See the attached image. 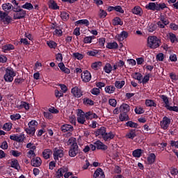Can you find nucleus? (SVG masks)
<instances>
[{
    "instance_id": "obj_2",
    "label": "nucleus",
    "mask_w": 178,
    "mask_h": 178,
    "mask_svg": "<svg viewBox=\"0 0 178 178\" xmlns=\"http://www.w3.org/2000/svg\"><path fill=\"white\" fill-rule=\"evenodd\" d=\"M13 11L15 13L13 14L14 20L24 19V17H26V15H27L26 11L21 8L20 6L13 7Z\"/></svg>"
},
{
    "instance_id": "obj_21",
    "label": "nucleus",
    "mask_w": 178,
    "mask_h": 178,
    "mask_svg": "<svg viewBox=\"0 0 178 178\" xmlns=\"http://www.w3.org/2000/svg\"><path fill=\"white\" fill-rule=\"evenodd\" d=\"M106 131V127H101L96 131H95V135L96 136V137H98V136H101L102 138Z\"/></svg>"
},
{
    "instance_id": "obj_58",
    "label": "nucleus",
    "mask_w": 178,
    "mask_h": 178,
    "mask_svg": "<svg viewBox=\"0 0 178 178\" xmlns=\"http://www.w3.org/2000/svg\"><path fill=\"white\" fill-rule=\"evenodd\" d=\"M23 83H24V79L23 78H16L14 80V84H15V86H19V84H22Z\"/></svg>"
},
{
    "instance_id": "obj_54",
    "label": "nucleus",
    "mask_w": 178,
    "mask_h": 178,
    "mask_svg": "<svg viewBox=\"0 0 178 178\" xmlns=\"http://www.w3.org/2000/svg\"><path fill=\"white\" fill-rule=\"evenodd\" d=\"M21 118H22V115L19 113L13 114L10 115V119L11 120H13V121L19 120V119H21Z\"/></svg>"
},
{
    "instance_id": "obj_39",
    "label": "nucleus",
    "mask_w": 178,
    "mask_h": 178,
    "mask_svg": "<svg viewBox=\"0 0 178 178\" xmlns=\"http://www.w3.org/2000/svg\"><path fill=\"white\" fill-rule=\"evenodd\" d=\"M13 20V19H12V17H10L9 14H7V15L4 17L2 22L4 24H6L8 26V24H10V23H12Z\"/></svg>"
},
{
    "instance_id": "obj_44",
    "label": "nucleus",
    "mask_w": 178,
    "mask_h": 178,
    "mask_svg": "<svg viewBox=\"0 0 178 178\" xmlns=\"http://www.w3.org/2000/svg\"><path fill=\"white\" fill-rule=\"evenodd\" d=\"M50 155H51V149H45L42 152V156L44 159H49Z\"/></svg>"
},
{
    "instance_id": "obj_30",
    "label": "nucleus",
    "mask_w": 178,
    "mask_h": 178,
    "mask_svg": "<svg viewBox=\"0 0 178 178\" xmlns=\"http://www.w3.org/2000/svg\"><path fill=\"white\" fill-rule=\"evenodd\" d=\"M86 120H91L92 119H98V115L95 114V113H92V111H88L86 113Z\"/></svg>"
},
{
    "instance_id": "obj_31",
    "label": "nucleus",
    "mask_w": 178,
    "mask_h": 178,
    "mask_svg": "<svg viewBox=\"0 0 178 178\" xmlns=\"http://www.w3.org/2000/svg\"><path fill=\"white\" fill-rule=\"evenodd\" d=\"M116 88H115V86L112 85L106 86L104 88V91L105 92H106V94H113Z\"/></svg>"
},
{
    "instance_id": "obj_25",
    "label": "nucleus",
    "mask_w": 178,
    "mask_h": 178,
    "mask_svg": "<svg viewBox=\"0 0 178 178\" xmlns=\"http://www.w3.org/2000/svg\"><path fill=\"white\" fill-rule=\"evenodd\" d=\"M58 67L63 73H65L66 74H70V69L66 67L63 63H58Z\"/></svg>"
},
{
    "instance_id": "obj_3",
    "label": "nucleus",
    "mask_w": 178,
    "mask_h": 178,
    "mask_svg": "<svg viewBox=\"0 0 178 178\" xmlns=\"http://www.w3.org/2000/svg\"><path fill=\"white\" fill-rule=\"evenodd\" d=\"M15 76H16V72H15L13 68L8 67L6 69V74L3 76L5 81L7 83H12V81H13V77Z\"/></svg>"
},
{
    "instance_id": "obj_15",
    "label": "nucleus",
    "mask_w": 178,
    "mask_h": 178,
    "mask_svg": "<svg viewBox=\"0 0 178 178\" xmlns=\"http://www.w3.org/2000/svg\"><path fill=\"white\" fill-rule=\"evenodd\" d=\"M66 172H69V168H67V167H62L59 168L56 172V178L63 177V175H65Z\"/></svg>"
},
{
    "instance_id": "obj_19",
    "label": "nucleus",
    "mask_w": 178,
    "mask_h": 178,
    "mask_svg": "<svg viewBox=\"0 0 178 178\" xmlns=\"http://www.w3.org/2000/svg\"><path fill=\"white\" fill-rule=\"evenodd\" d=\"M105 178V174L104 173V170H102L101 168L97 169L93 174V178Z\"/></svg>"
},
{
    "instance_id": "obj_27",
    "label": "nucleus",
    "mask_w": 178,
    "mask_h": 178,
    "mask_svg": "<svg viewBox=\"0 0 178 178\" xmlns=\"http://www.w3.org/2000/svg\"><path fill=\"white\" fill-rule=\"evenodd\" d=\"M158 29V25L156 23H149L147 25V31L149 33H154L155 30Z\"/></svg>"
},
{
    "instance_id": "obj_50",
    "label": "nucleus",
    "mask_w": 178,
    "mask_h": 178,
    "mask_svg": "<svg viewBox=\"0 0 178 178\" xmlns=\"http://www.w3.org/2000/svg\"><path fill=\"white\" fill-rule=\"evenodd\" d=\"M72 56L75 58V59H77L78 60H81V59L84 58V56L82 54H80L79 52L73 53Z\"/></svg>"
},
{
    "instance_id": "obj_7",
    "label": "nucleus",
    "mask_w": 178,
    "mask_h": 178,
    "mask_svg": "<svg viewBox=\"0 0 178 178\" xmlns=\"http://www.w3.org/2000/svg\"><path fill=\"white\" fill-rule=\"evenodd\" d=\"M79 154V145H71L69 150V155L71 158H74L76 155Z\"/></svg>"
},
{
    "instance_id": "obj_37",
    "label": "nucleus",
    "mask_w": 178,
    "mask_h": 178,
    "mask_svg": "<svg viewBox=\"0 0 178 178\" xmlns=\"http://www.w3.org/2000/svg\"><path fill=\"white\" fill-rule=\"evenodd\" d=\"M113 26H123V21L119 17H116L113 19Z\"/></svg>"
},
{
    "instance_id": "obj_59",
    "label": "nucleus",
    "mask_w": 178,
    "mask_h": 178,
    "mask_svg": "<svg viewBox=\"0 0 178 178\" xmlns=\"http://www.w3.org/2000/svg\"><path fill=\"white\" fill-rule=\"evenodd\" d=\"M3 129L6 131H10V130L12 129V123L8 122V123L4 124Z\"/></svg>"
},
{
    "instance_id": "obj_9",
    "label": "nucleus",
    "mask_w": 178,
    "mask_h": 178,
    "mask_svg": "<svg viewBox=\"0 0 178 178\" xmlns=\"http://www.w3.org/2000/svg\"><path fill=\"white\" fill-rule=\"evenodd\" d=\"M8 165H10V168L15 169V170H19L20 169V164L19 163V161L16 159L9 160Z\"/></svg>"
},
{
    "instance_id": "obj_60",
    "label": "nucleus",
    "mask_w": 178,
    "mask_h": 178,
    "mask_svg": "<svg viewBox=\"0 0 178 178\" xmlns=\"http://www.w3.org/2000/svg\"><path fill=\"white\" fill-rule=\"evenodd\" d=\"M10 155H13V156H15V158H17L22 155V152H19L17 150H11L10 152Z\"/></svg>"
},
{
    "instance_id": "obj_52",
    "label": "nucleus",
    "mask_w": 178,
    "mask_h": 178,
    "mask_svg": "<svg viewBox=\"0 0 178 178\" xmlns=\"http://www.w3.org/2000/svg\"><path fill=\"white\" fill-rule=\"evenodd\" d=\"M133 78L135 80H138V81H141V79H143V74L140 72H135L134 74Z\"/></svg>"
},
{
    "instance_id": "obj_28",
    "label": "nucleus",
    "mask_w": 178,
    "mask_h": 178,
    "mask_svg": "<svg viewBox=\"0 0 178 178\" xmlns=\"http://www.w3.org/2000/svg\"><path fill=\"white\" fill-rule=\"evenodd\" d=\"M13 49H15V46L12 44H5L2 47V51L5 54L8 52V51H13Z\"/></svg>"
},
{
    "instance_id": "obj_36",
    "label": "nucleus",
    "mask_w": 178,
    "mask_h": 178,
    "mask_svg": "<svg viewBox=\"0 0 178 178\" xmlns=\"http://www.w3.org/2000/svg\"><path fill=\"white\" fill-rule=\"evenodd\" d=\"M79 24H84L86 27L90 26V21L88 19H79L75 22V26H79Z\"/></svg>"
},
{
    "instance_id": "obj_48",
    "label": "nucleus",
    "mask_w": 178,
    "mask_h": 178,
    "mask_svg": "<svg viewBox=\"0 0 178 178\" xmlns=\"http://www.w3.org/2000/svg\"><path fill=\"white\" fill-rule=\"evenodd\" d=\"M169 40H170V42H172V44H175V42H176V41L177 42V37L176 36V35H175V33H169Z\"/></svg>"
},
{
    "instance_id": "obj_41",
    "label": "nucleus",
    "mask_w": 178,
    "mask_h": 178,
    "mask_svg": "<svg viewBox=\"0 0 178 178\" xmlns=\"http://www.w3.org/2000/svg\"><path fill=\"white\" fill-rule=\"evenodd\" d=\"M92 40H95V36H86L83 39L84 44H91L92 42Z\"/></svg>"
},
{
    "instance_id": "obj_11",
    "label": "nucleus",
    "mask_w": 178,
    "mask_h": 178,
    "mask_svg": "<svg viewBox=\"0 0 178 178\" xmlns=\"http://www.w3.org/2000/svg\"><path fill=\"white\" fill-rule=\"evenodd\" d=\"M81 78L83 83H88L91 80V73L88 70H85L81 74Z\"/></svg>"
},
{
    "instance_id": "obj_62",
    "label": "nucleus",
    "mask_w": 178,
    "mask_h": 178,
    "mask_svg": "<svg viewBox=\"0 0 178 178\" xmlns=\"http://www.w3.org/2000/svg\"><path fill=\"white\" fill-rule=\"evenodd\" d=\"M134 111L136 115H142V113H144L145 112L144 108L142 107H136Z\"/></svg>"
},
{
    "instance_id": "obj_38",
    "label": "nucleus",
    "mask_w": 178,
    "mask_h": 178,
    "mask_svg": "<svg viewBox=\"0 0 178 178\" xmlns=\"http://www.w3.org/2000/svg\"><path fill=\"white\" fill-rule=\"evenodd\" d=\"M145 105L149 108H152V106H154V108H156V103H155V101L152 99H146Z\"/></svg>"
},
{
    "instance_id": "obj_5",
    "label": "nucleus",
    "mask_w": 178,
    "mask_h": 178,
    "mask_svg": "<svg viewBox=\"0 0 178 178\" xmlns=\"http://www.w3.org/2000/svg\"><path fill=\"white\" fill-rule=\"evenodd\" d=\"M28 128L25 129L26 133L29 136H34L35 134V127L38 126V122L36 120H31L28 123Z\"/></svg>"
},
{
    "instance_id": "obj_24",
    "label": "nucleus",
    "mask_w": 178,
    "mask_h": 178,
    "mask_svg": "<svg viewBox=\"0 0 178 178\" xmlns=\"http://www.w3.org/2000/svg\"><path fill=\"white\" fill-rule=\"evenodd\" d=\"M48 5L49 9H52L53 10H58L59 9V6H58V3L54 0H49Z\"/></svg>"
},
{
    "instance_id": "obj_55",
    "label": "nucleus",
    "mask_w": 178,
    "mask_h": 178,
    "mask_svg": "<svg viewBox=\"0 0 178 178\" xmlns=\"http://www.w3.org/2000/svg\"><path fill=\"white\" fill-rule=\"evenodd\" d=\"M90 92L92 95H99V94H101V90L98 88H93L90 90Z\"/></svg>"
},
{
    "instance_id": "obj_46",
    "label": "nucleus",
    "mask_w": 178,
    "mask_h": 178,
    "mask_svg": "<svg viewBox=\"0 0 178 178\" xmlns=\"http://www.w3.org/2000/svg\"><path fill=\"white\" fill-rule=\"evenodd\" d=\"M60 17L63 22H67V20H69V17H70L69 13H67L65 11H63L60 13Z\"/></svg>"
},
{
    "instance_id": "obj_10",
    "label": "nucleus",
    "mask_w": 178,
    "mask_h": 178,
    "mask_svg": "<svg viewBox=\"0 0 178 178\" xmlns=\"http://www.w3.org/2000/svg\"><path fill=\"white\" fill-rule=\"evenodd\" d=\"M170 124V119L166 116L163 118V120L160 122V126L163 130H167Z\"/></svg>"
},
{
    "instance_id": "obj_49",
    "label": "nucleus",
    "mask_w": 178,
    "mask_h": 178,
    "mask_svg": "<svg viewBox=\"0 0 178 178\" xmlns=\"http://www.w3.org/2000/svg\"><path fill=\"white\" fill-rule=\"evenodd\" d=\"M47 44L48 47H49L51 49H55L56 47H58V44L53 40H49L47 42Z\"/></svg>"
},
{
    "instance_id": "obj_4",
    "label": "nucleus",
    "mask_w": 178,
    "mask_h": 178,
    "mask_svg": "<svg viewBox=\"0 0 178 178\" xmlns=\"http://www.w3.org/2000/svg\"><path fill=\"white\" fill-rule=\"evenodd\" d=\"M60 130L62 131V133H66V137H72L73 131H74V127L69 124H63L60 126Z\"/></svg>"
},
{
    "instance_id": "obj_40",
    "label": "nucleus",
    "mask_w": 178,
    "mask_h": 178,
    "mask_svg": "<svg viewBox=\"0 0 178 178\" xmlns=\"http://www.w3.org/2000/svg\"><path fill=\"white\" fill-rule=\"evenodd\" d=\"M126 84L124 81H116L115 82V87H116L118 90L123 88V86Z\"/></svg>"
},
{
    "instance_id": "obj_18",
    "label": "nucleus",
    "mask_w": 178,
    "mask_h": 178,
    "mask_svg": "<svg viewBox=\"0 0 178 178\" xmlns=\"http://www.w3.org/2000/svg\"><path fill=\"white\" fill-rule=\"evenodd\" d=\"M147 165H154L156 161V156L154 153H150L147 158Z\"/></svg>"
},
{
    "instance_id": "obj_56",
    "label": "nucleus",
    "mask_w": 178,
    "mask_h": 178,
    "mask_svg": "<svg viewBox=\"0 0 178 178\" xmlns=\"http://www.w3.org/2000/svg\"><path fill=\"white\" fill-rule=\"evenodd\" d=\"M67 145H77V142L76 141V138H70L67 142Z\"/></svg>"
},
{
    "instance_id": "obj_34",
    "label": "nucleus",
    "mask_w": 178,
    "mask_h": 178,
    "mask_svg": "<svg viewBox=\"0 0 178 178\" xmlns=\"http://www.w3.org/2000/svg\"><path fill=\"white\" fill-rule=\"evenodd\" d=\"M127 138L134 140L135 137H137L136 134V129H130L129 132L126 135Z\"/></svg>"
},
{
    "instance_id": "obj_33",
    "label": "nucleus",
    "mask_w": 178,
    "mask_h": 178,
    "mask_svg": "<svg viewBox=\"0 0 178 178\" xmlns=\"http://www.w3.org/2000/svg\"><path fill=\"white\" fill-rule=\"evenodd\" d=\"M143 152H144V150L141 149H136L133 151L132 155L133 156H134V158H140Z\"/></svg>"
},
{
    "instance_id": "obj_29",
    "label": "nucleus",
    "mask_w": 178,
    "mask_h": 178,
    "mask_svg": "<svg viewBox=\"0 0 178 178\" xmlns=\"http://www.w3.org/2000/svg\"><path fill=\"white\" fill-rule=\"evenodd\" d=\"M106 48H107L108 49H118V48H119V44H118V42H108Z\"/></svg>"
},
{
    "instance_id": "obj_47",
    "label": "nucleus",
    "mask_w": 178,
    "mask_h": 178,
    "mask_svg": "<svg viewBox=\"0 0 178 178\" xmlns=\"http://www.w3.org/2000/svg\"><path fill=\"white\" fill-rule=\"evenodd\" d=\"M125 126H127V127H131L134 129H137V127H138V124H137L133 121H128L127 122H126Z\"/></svg>"
},
{
    "instance_id": "obj_57",
    "label": "nucleus",
    "mask_w": 178,
    "mask_h": 178,
    "mask_svg": "<svg viewBox=\"0 0 178 178\" xmlns=\"http://www.w3.org/2000/svg\"><path fill=\"white\" fill-rule=\"evenodd\" d=\"M166 109L170 112H178V106H170V105L167 106Z\"/></svg>"
},
{
    "instance_id": "obj_22",
    "label": "nucleus",
    "mask_w": 178,
    "mask_h": 178,
    "mask_svg": "<svg viewBox=\"0 0 178 178\" xmlns=\"http://www.w3.org/2000/svg\"><path fill=\"white\" fill-rule=\"evenodd\" d=\"M130 111V106L127 104H122L120 106V112L121 113H127V112Z\"/></svg>"
},
{
    "instance_id": "obj_32",
    "label": "nucleus",
    "mask_w": 178,
    "mask_h": 178,
    "mask_svg": "<svg viewBox=\"0 0 178 178\" xmlns=\"http://www.w3.org/2000/svg\"><path fill=\"white\" fill-rule=\"evenodd\" d=\"M17 108H18V109H23L24 108L26 111H29L30 109V104L26 102H21V104L17 105Z\"/></svg>"
},
{
    "instance_id": "obj_20",
    "label": "nucleus",
    "mask_w": 178,
    "mask_h": 178,
    "mask_svg": "<svg viewBox=\"0 0 178 178\" xmlns=\"http://www.w3.org/2000/svg\"><path fill=\"white\" fill-rule=\"evenodd\" d=\"M1 8L3 10H4V12H6L8 13V12L9 13L10 12V10H13V8L15 7L13 6L10 3H6L2 4Z\"/></svg>"
},
{
    "instance_id": "obj_1",
    "label": "nucleus",
    "mask_w": 178,
    "mask_h": 178,
    "mask_svg": "<svg viewBox=\"0 0 178 178\" xmlns=\"http://www.w3.org/2000/svg\"><path fill=\"white\" fill-rule=\"evenodd\" d=\"M147 47L150 49H156L161 47V40L155 35L149 36L147 38Z\"/></svg>"
},
{
    "instance_id": "obj_26",
    "label": "nucleus",
    "mask_w": 178,
    "mask_h": 178,
    "mask_svg": "<svg viewBox=\"0 0 178 178\" xmlns=\"http://www.w3.org/2000/svg\"><path fill=\"white\" fill-rule=\"evenodd\" d=\"M132 13H134V15H137L138 16H143V8L140 6H135L132 9Z\"/></svg>"
},
{
    "instance_id": "obj_16",
    "label": "nucleus",
    "mask_w": 178,
    "mask_h": 178,
    "mask_svg": "<svg viewBox=\"0 0 178 178\" xmlns=\"http://www.w3.org/2000/svg\"><path fill=\"white\" fill-rule=\"evenodd\" d=\"M94 144L96 145V149H101L102 151H106L108 149V146L99 140L95 142Z\"/></svg>"
},
{
    "instance_id": "obj_35",
    "label": "nucleus",
    "mask_w": 178,
    "mask_h": 178,
    "mask_svg": "<svg viewBox=\"0 0 178 178\" xmlns=\"http://www.w3.org/2000/svg\"><path fill=\"white\" fill-rule=\"evenodd\" d=\"M119 119L120 122H127V120H130V118H129V115H127V113H121L119 115Z\"/></svg>"
},
{
    "instance_id": "obj_45",
    "label": "nucleus",
    "mask_w": 178,
    "mask_h": 178,
    "mask_svg": "<svg viewBox=\"0 0 178 178\" xmlns=\"http://www.w3.org/2000/svg\"><path fill=\"white\" fill-rule=\"evenodd\" d=\"M160 98L162 99L163 102L165 104V108H167L169 106V99L168 98V96L165 95H162L160 96Z\"/></svg>"
},
{
    "instance_id": "obj_51",
    "label": "nucleus",
    "mask_w": 178,
    "mask_h": 178,
    "mask_svg": "<svg viewBox=\"0 0 178 178\" xmlns=\"http://www.w3.org/2000/svg\"><path fill=\"white\" fill-rule=\"evenodd\" d=\"M83 104L84 105H89L90 106H92V105H94V101H92L91 99L84 98Z\"/></svg>"
},
{
    "instance_id": "obj_61",
    "label": "nucleus",
    "mask_w": 178,
    "mask_h": 178,
    "mask_svg": "<svg viewBox=\"0 0 178 178\" xmlns=\"http://www.w3.org/2000/svg\"><path fill=\"white\" fill-rule=\"evenodd\" d=\"M151 77V74H147V75H145L143 80H142V83L144 84H147V83H148L149 81V78Z\"/></svg>"
},
{
    "instance_id": "obj_17",
    "label": "nucleus",
    "mask_w": 178,
    "mask_h": 178,
    "mask_svg": "<svg viewBox=\"0 0 178 178\" xmlns=\"http://www.w3.org/2000/svg\"><path fill=\"white\" fill-rule=\"evenodd\" d=\"M145 9H147L148 10H153V12H155V10L159 11L158 4L154 2H150L147 5H146Z\"/></svg>"
},
{
    "instance_id": "obj_42",
    "label": "nucleus",
    "mask_w": 178,
    "mask_h": 178,
    "mask_svg": "<svg viewBox=\"0 0 178 178\" xmlns=\"http://www.w3.org/2000/svg\"><path fill=\"white\" fill-rule=\"evenodd\" d=\"M113 70V67L111 65V63H106L104 67V71L105 72V73H107L108 74H109V73H111V72H112Z\"/></svg>"
},
{
    "instance_id": "obj_12",
    "label": "nucleus",
    "mask_w": 178,
    "mask_h": 178,
    "mask_svg": "<svg viewBox=\"0 0 178 178\" xmlns=\"http://www.w3.org/2000/svg\"><path fill=\"white\" fill-rule=\"evenodd\" d=\"M72 94L75 97V98H80L83 95V92L81 89L79 88V87L75 86L71 90Z\"/></svg>"
},
{
    "instance_id": "obj_8",
    "label": "nucleus",
    "mask_w": 178,
    "mask_h": 178,
    "mask_svg": "<svg viewBox=\"0 0 178 178\" xmlns=\"http://www.w3.org/2000/svg\"><path fill=\"white\" fill-rule=\"evenodd\" d=\"M86 119H87L86 113L83 111L79 110L77 117L78 123L80 124H84V123H86Z\"/></svg>"
},
{
    "instance_id": "obj_14",
    "label": "nucleus",
    "mask_w": 178,
    "mask_h": 178,
    "mask_svg": "<svg viewBox=\"0 0 178 178\" xmlns=\"http://www.w3.org/2000/svg\"><path fill=\"white\" fill-rule=\"evenodd\" d=\"M31 163L33 168H40V165L42 164V160H41V158L37 156L32 159Z\"/></svg>"
},
{
    "instance_id": "obj_64",
    "label": "nucleus",
    "mask_w": 178,
    "mask_h": 178,
    "mask_svg": "<svg viewBox=\"0 0 178 178\" xmlns=\"http://www.w3.org/2000/svg\"><path fill=\"white\" fill-rule=\"evenodd\" d=\"M55 97L56 98H62L63 97V93L62 91H59L58 90H55Z\"/></svg>"
},
{
    "instance_id": "obj_53",
    "label": "nucleus",
    "mask_w": 178,
    "mask_h": 178,
    "mask_svg": "<svg viewBox=\"0 0 178 178\" xmlns=\"http://www.w3.org/2000/svg\"><path fill=\"white\" fill-rule=\"evenodd\" d=\"M99 16L100 19H105V17L108 16V13H106V11L100 9L99 12Z\"/></svg>"
},
{
    "instance_id": "obj_13",
    "label": "nucleus",
    "mask_w": 178,
    "mask_h": 178,
    "mask_svg": "<svg viewBox=\"0 0 178 178\" xmlns=\"http://www.w3.org/2000/svg\"><path fill=\"white\" fill-rule=\"evenodd\" d=\"M129 37V32L122 31L120 34H117L115 36L116 40L119 41L120 42H122V41H124V40H126Z\"/></svg>"
},
{
    "instance_id": "obj_23",
    "label": "nucleus",
    "mask_w": 178,
    "mask_h": 178,
    "mask_svg": "<svg viewBox=\"0 0 178 178\" xmlns=\"http://www.w3.org/2000/svg\"><path fill=\"white\" fill-rule=\"evenodd\" d=\"M103 140H104V141H108L109 140H113V138H115V134H113L112 133V131L110 132H105L104 135H103Z\"/></svg>"
},
{
    "instance_id": "obj_63",
    "label": "nucleus",
    "mask_w": 178,
    "mask_h": 178,
    "mask_svg": "<svg viewBox=\"0 0 178 178\" xmlns=\"http://www.w3.org/2000/svg\"><path fill=\"white\" fill-rule=\"evenodd\" d=\"M88 56H95L98 55V50L95 49L93 51H89L86 53Z\"/></svg>"
},
{
    "instance_id": "obj_6",
    "label": "nucleus",
    "mask_w": 178,
    "mask_h": 178,
    "mask_svg": "<svg viewBox=\"0 0 178 178\" xmlns=\"http://www.w3.org/2000/svg\"><path fill=\"white\" fill-rule=\"evenodd\" d=\"M64 156L65 153L63 152V149H58V147L54 149L53 156L54 160L59 161V158H63Z\"/></svg>"
},
{
    "instance_id": "obj_43",
    "label": "nucleus",
    "mask_w": 178,
    "mask_h": 178,
    "mask_svg": "<svg viewBox=\"0 0 178 178\" xmlns=\"http://www.w3.org/2000/svg\"><path fill=\"white\" fill-rule=\"evenodd\" d=\"M21 8H22V9H26L27 10H31L32 9H34V6H33V4L29 2H26V3L22 5Z\"/></svg>"
}]
</instances>
